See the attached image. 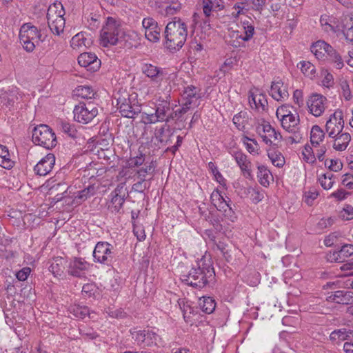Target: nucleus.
Masks as SVG:
<instances>
[{
  "mask_svg": "<svg viewBox=\"0 0 353 353\" xmlns=\"http://www.w3.org/2000/svg\"><path fill=\"white\" fill-rule=\"evenodd\" d=\"M250 199L254 203H258L264 198V191L259 188H252L249 191Z\"/></svg>",
  "mask_w": 353,
  "mask_h": 353,
  "instance_id": "obj_52",
  "label": "nucleus"
},
{
  "mask_svg": "<svg viewBox=\"0 0 353 353\" xmlns=\"http://www.w3.org/2000/svg\"><path fill=\"white\" fill-rule=\"evenodd\" d=\"M132 338L141 347L163 346L164 341L161 337L152 330H130Z\"/></svg>",
  "mask_w": 353,
  "mask_h": 353,
  "instance_id": "obj_9",
  "label": "nucleus"
},
{
  "mask_svg": "<svg viewBox=\"0 0 353 353\" xmlns=\"http://www.w3.org/2000/svg\"><path fill=\"white\" fill-rule=\"evenodd\" d=\"M89 263L82 258H74L68 265V274L74 277H81L88 269Z\"/></svg>",
  "mask_w": 353,
  "mask_h": 353,
  "instance_id": "obj_19",
  "label": "nucleus"
},
{
  "mask_svg": "<svg viewBox=\"0 0 353 353\" xmlns=\"http://www.w3.org/2000/svg\"><path fill=\"white\" fill-rule=\"evenodd\" d=\"M332 176L333 174L332 173L327 172L322 174L319 177V183L323 189L330 190L333 186L334 181L332 179Z\"/></svg>",
  "mask_w": 353,
  "mask_h": 353,
  "instance_id": "obj_47",
  "label": "nucleus"
},
{
  "mask_svg": "<svg viewBox=\"0 0 353 353\" xmlns=\"http://www.w3.org/2000/svg\"><path fill=\"white\" fill-rule=\"evenodd\" d=\"M32 141L47 150H52L57 144L54 132L46 124H40L32 130Z\"/></svg>",
  "mask_w": 353,
  "mask_h": 353,
  "instance_id": "obj_5",
  "label": "nucleus"
},
{
  "mask_svg": "<svg viewBox=\"0 0 353 353\" xmlns=\"http://www.w3.org/2000/svg\"><path fill=\"white\" fill-rule=\"evenodd\" d=\"M181 9V4L178 1H172L166 5L164 8L166 16H172L176 14Z\"/></svg>",
  "mask_w": 353,
  "mask_h": 353,
  "instance_id": "obj_46",
  "label": "nucleus"
},
{
  "mask_svg": "<svg viewBox=\"0 0 353 353\" xmlns=\"http://www.w3.org/2000/svg\"><path fill=\"white\" fill-rule=\"evenodd\" d=\"M235 161L239 166L243 175L247 178H252V163L248 156H235Z\"/></svg>",
  "mask_w": 353,
  "mask_h": 353,
  "instance_id": "obj_30",
  "label": "nucleus"
},
{
  "mask_svg": "<svg viewBox=\"0 0 353 353\" xmlns=\"http://www.w3.org/2000/svg\"><path fill=\"white\" fill-rule=\"evenodd\" d=\"M165 46L170 52L179 50L184 45L188 37V26L182 19L174 17L165 28Z\"/></svg>",
  "mask_w": 353,
  "mask_h": 353,
  "instance_id": "obj_2",
  "label": "nucleus"
},
{
  "mask_svg": "<svg viewBox=\"0 0 353 353\" xmlns=\"http://www.w3.org/2000/svg\"><path fill=\"white\" fill-rule=\"evenodd\" d=\"M243 28L245 30V35L237 36V37L241 39L244 41H248L253 37L254 28L252 25L250 24L248 21H247L246 23L243 22Z\"/></svg>",
  "mask_w": 353,
  "mask_h": 353,
  "instance_id": "obj_50",
  "label": "nucleus"
},
{
  "mask_svg": "<svg viewBox=\"0 0 353 353\" xmlns=\"http://www.w3.org/2000/svg\"><path fill=\"white\" fill-rule=\"evenodd\" d=\"M79 64L91 72L97 71L101 65V61L92 52L81 53L78 57Z\"/></svg>",
  "mask_w": 353,
  "mask_h": 353,
  "instance_id": "obj_18",
  "label": "nucleus"
},
{
  "mask_svg": "<svg viewBox=\"0 0 353 353\" xmlns=\"http://www.w3.org/2000/svg\"><path fill=\"white\" fill-rule=\"evenodd\" d=\"M321 25L325 32L336 33L341 30L339 19L333 15L323 14L320 19Z\"/></svg>",
  "mask_w": 353,
  "mask_h": 353,
  "instance_id": "obj_22",
  "label": "nucleus"
},
{
  "mask_svg": "<svg viewBox=\"0 0 353 353\" xmlns=\"http://www.w3.org/2000/svg\"><path fill=\"white\" fill-rule=\"evenodd\" d=\"M350 335L353 336V330H347L346 328H341L332 332L330 335V339L333 341L336 340L345 341Z\"/></svg>",
  "mask_w": 353,
  "mask_h": 353,
  "instance_id": "obj_42",
  "label": "nucleus"
},
{
  "mask_svg": "<svg viewBox=\"0 0 353 353\" xmlns=\"http://www.w3.org/2000/svg\"><path fill=\"white\" fill-rule=\"evenodd\" d=\"M145 38L153 43L157 42L161 38V28L157 26L154 28H150L145 31Z\"/></svg>",
  "mask_w": 353,
  "mask_h": 353,
  "instance_id": "obj_45",
  "label": "nucleus"
},
{
  "mask_svg": "<svg viewBox=\"0 0 353 353\" xmlns=\"http://www.w3.org/2000/svg\"><path fill=\"white\" fill-rule=\"evenodd\" d=\"M129 35L124 31L120 20L109 17L105 25L103 27L100 34V44L103 47L115 46L117 44L125 45Z\"/></svg>",
  "mask_w": 353,
  "mask_h": 353,
  "instance_id": "obj_3",
  "label": "nucleus"
},
{
  "mask_svg": "<svg viewBox=\"0 0 353 353\" xmlns=\"http://www.w3.org/2000/svg\"><path fill=\"white\" fill-rule=\"evenodd\" d=\"M233 123L240 131H245L248 123V115L246 112H240L235 114L232 119Z\"/></svg>",
  "mask_w": 353,
  "mask_h": 353,
  "instance_id": "obj_36",
  "label": "nucleus"
},
{
  "mask_svg": "<svg viewBox=\"0 0 353 353\" xmlns=\"http://www.w3.org/2000/svg\"><path fill=\"white\" fill-rule=\"evenodd\" d=\"M327 98L321 94H311L306 101L308 111L316 117L321 116L327 106Z\"/></svg>",
  "mask_w": 353,
  "mask_h": 353,
  "instance_id": "obj_14",
  "label": "nucleus"
},
{
  "mask_svg": "<svg viewBox=\"0 0 353 353\" xmlns=\"http://www.w3.org/2000/svg\"><path fill=\"white\" fill-rule=\"evenodd\" d=\"M55 156H44L34 167V171L40 176L48 174L53 168Z\"/></svg>",
  "mask_w": 353,
  "mask_h": 353,
  "instance_id": "obj_25",
  "label": "nucleus"
},
{
  "mask_svg": "<svg viewBox=\"0 0 353 353\" xmlns=\"http://www.w3.org/2000/svg\"><path fill=\"white\" fill-rule=\"evenodd\" d=\"M290 114H292V112L290 110L289 106L285 105H283L281 107L278 108L276 112V117L279 120H281L286 116L290 115Z\"/></svg>",
  "mask_w": 353,
  "mask_h": 353,
  "instance_id": "obj_61",
  "label": "nucleus"
},
{
  "mask_svg": "<svg viewBox=\"0 0 353 353\" xmlns=\"http://www.w3.org/2000/svg\"><path fill=\"white\" fill-rule=\"evenodd\" d=\"M297 66L300 68L302 72L306 76L312 77L315 72V67L309 61H301Z\"/></svg>",
  "mask_w": 353,
  "mask_h": 353,
  "instance_id": "obj_48",
  "label": "nucleus"
},
{
  "mask_svg": "<svg viewBox=\"0 0 353 353\" xmlns=\"http://www.w3.org/2000/svg\"><path fill=\"white\" fill-rule=\"evenodd\" d=\"M69 312L75 317L84 319L90 314V309L84 305H73L70 306Z\"/></svg>",
  "mask_w": 353,
  "mask_h": 353,
  "instance_id": "obj_41",
  "label": "nucleus"
},
{
  "mask_svg": "<svg viewBox=\"0 0 353 353\" xmlns=\"http://www.w3.org/2000/svg\"><path fill=\"white\" fill-rule=\"evenodd\" d=\"M353 256V245L345 244L343 245L338 251L334 252L330 256L331 261L343 262L347 258Z\"/></svg>",
  "mask_w": 353,
  "mask_h": 353,
  "instance_id": "obj_28",
  "label": "nucleus"
},
{
  "mask_svg": "<svg viewBox=\"0 0 353 353\" xmlns=\"http://www.w3.org/2000/svg\"><path fill=\"white\" fill-rule=\"evenodd\" d=\"M257 169V178L259 183L263 187H268L270 183L274 181L272 172L265 165H259Z\"/></svg>",
  "mask_w": 353,
  "mask_h": 353,
  "instance_id": "obj_31",
  "label": "nucleus"
},
{
  "mask_svg": "<svg viewBox=\"0 0 353 353\" xmlns=\"http://www.w3.org/2000/svg\"><path fill=\"white\" fill-rule=\"evenodd\" d=\"M340 88L344 99L347 101H350L352 99V94L348 82L346 80L341 81Z\"/></svg>",
  "mask_w": 353,
  "mask_h": 353,
  "instance_id": "obj_49",
  "label": "nucleus"
},
{
  "mask_svg": "<svg viewBox=\"0 0 353 353\" xmlns=\"http://www.w3.org/2000/svg\"><path fill=\"white\" fill-rule=\"evenodd\" d=\"M49 271L51 272L54 276H61L65 268V260L62 257H56L51 261H49Z\"/></svg>",
  "mask_w": 353,
  "mask_h": 353,
  "instance_id": "obj_32",
  "label": "nucleus"
},
{
  "mask_svg": "<svg viewBox=\"0 0 353 353\" xmlns=\"http://www.w3.org/2000/svg\"><path fill=\"white\" fill-rule=\"evenodd\" d=\"M342 31L347 42L353 43V23L350 27L342 26Z\"/></svg>",
  "mask_w": 353,
  "mask_h": 353,
  "instance_id": "obj_58",
  "label": "nucleus"
},
{
  "mask_svg": "<svg viewBox=\"0 0 353 353\" xmlns=\"http://www.w3.org/2000/svg\"><path fill=\"white\" fill-rule=\"evenodd\" d=\"M334 220L332 217L323 218L319 221L318 227L320 229L323 230V229H325L327 228L332 226L334 224Z\"/></svg>",
  "mask_w": 353,
  "mask_h": 353,
  "instance_id": "obj_64",
  "label": "nucleus"
},
{
  "mask_svg": "<svg viewBox=\"0 0 353 353\" xmlns=\"http://www.w3.org/2000/svg\"><path fill=\"white\" fill-rule=\"evenodd\" d=\"M199 305L203 312L206 314L212 313L216 307L214 299L210 296H203V299H200Z\"/></svg>",
  "mask_w": 353,
  "mask_h": 353,
  "instance_id": "obj_40",
  "label": "nucleus"
},
{
  "mask_svg": "<svg viewBox=\"0 0 353 353\" xmlns=\"http://www.w3.org/2000/svg\"><path fill=\"white\" fill-rule=\"evenodd\" d=\"M31 269L28 267H26L20 270L16 273V277L19 281H26L30 275Z\"/></svg>",
  "mask_w": 353,
  "mask_h": 353,
  "instance_id": "obj_62",
  "label": "nucleus"
},
{
  "mask_svg": "<svg viewBox=\"0 0 353 353\" xmlns=\"http://www.w3.org/2000/svg\"><path fill=\"white\" fill-rule=\"evenodd\" d=\"M96 189L93 185H89L82 190L78 191L74 196V201L77 204H80L87 200L91 196L95 194Z\"/></svg>",
  "mask_w": 353,
  "mask_h": 353,
  "instance_id": "obj_35",
  "label": "nucleus"
},
{
  "mask_svg": "<svg viewBox=\"0 0 353 353\" xmlns=\"http://www.w3.org/2000/svg\"><path fill=\"white\" fill-rule=\"evenodd\" d=\"M344 127L343 113L341 110H336L330 115L326 122L325 129L330 137L334 138L339 135Z\"/></svg>",
  "mask_w": 353,
  "mask_h": 353,
  "instance_id": "obj_15",
  "label": "nucleus"
},
{
  "mask_svg": "<svg viewBox=\"0 0 353 353\" xmlns=\"http://www.w3.org/2000/svg\"><path fill=\"white\" fill-rule=\"evenodd\" d=\"M200 97L199 89L194 85H188L183 91L181 101L186 103L188 105H196Z\"/></svg>",
  "mask_w": 353,
  "mask_h": 353,
  "instance_id": "obj_26",
  "label": "nucleus"
},
{
  "mask_svg": "<svg viewBox=\"0 0 353 353\" xmlns=\"http://www.w3.org/2000/svg\"><path fill=\"white\" fill-rule=\"evenodd\" d=\"M242 139L248 152L252 153L258 150L259 145L254 139H250L248 137H244Z\"/></svg>",
  "mask_w": 353,
  "mask_h": 353,
  "instance_id": "obj_54",
  "label": "nucleus"
},
{
  "mask_svg": "<svg viewBox=\"0 0 353 353\" xmlns=\"http://www.w3.org/2000/svg\"><path fill=\"white\" fill-rule=\"evenodd\" d=\"M350 194V192L345 191L343 188H340L332 192L330 196L335 198L337 201H343Z\"/></svg>",
  "mask_w": 353,
  "mask_h": 353,
  "instance_id": "obj_59",
  "label": "nucleus"
},
{
  "mask_svg": "<svg viewBox=\"0 0 353 353\" xmlns=\"http://www.w3.org/2000/svg\"><path fill=\"white\" fill-rule=\"evenodd\" d=\"M282 127L288 132L296 130L299 123V116L297 114H290L280 120Z\"/></svg>",
  "mask_w": 353,
  "mask_h": 353,
  "instance_id": "obj_33",
  "label": "nucleus"
},
{
  "mask_svg": "<svg viewBox=\"0 0 353 353\" xmlns=\"http://www.w3.org/2000/svg\"><path fill=\"white\" fill-rule=\"evenodd\" d=\"M341 183L349 190H353V174L346 173L342 176Z\"/></svg>",
  "mask_w": 353,
  "mask_h": 353,
  "instance_id": "obj_57",
  "label": "nucleus"
},
{
  "mask_svg": "<svg viewBox=\"0 0 353 353\" xmlns=\"http://www.w3.org/2000/svg\"><path fill=\"white\" fill-rule=\"evenodd\" d=\"M318 195L319 192L315 188H310L309 190L304 191L303 201L308 205H312Z\"/></svg>",
  "mask_w": 353,
  "mask_h": 353,
  "instance_id": "obj_44",
  "label": "nucleus"
},
{
  "mask_svg": "<svg viewBox=\"0 0 353 353\" xmlns=\"http://www.w3.org/2000/svg\"><path fill=\"white\" fill-rule=\"evenodd\" d=\"M113 248V245L108 242H98L92 254L94 262L107 265H110L114 256Z\"/></svg>",
  "mask_w": 353,
  "mask_h": 353,
  "instance_id": "obj_13",
  "label": "nucleus"
},
{
  "mask_svg": "<svg viewBox=\"0 0 353 353\" xmlns=\"http://www.w3.org/2000/svg\"><path fill=\"white\" fill-rule=\"evenodd\" d=\"M76 94L83 99H90L94 97L96 92L90 86H79L77 88Z\"/></svg>",
  "mask_w": 353,
  "mask_h": 353,
  "instance_id": "obj_43",
  "label": "nucleus"
},
{
  "mask_svg": "<svg viewBox=\"0 0 353 353\" xmlns=\"http://www.w3.org/2000/svg\"><path fill=\"white\" fill-rule=\"evenodd\" d=\"M96 286L92 283L84 284L82 288V294L87 297H92L94 295Z\"/></svg>",
  "mask_w": 353,
  "mask_h": 353,
  "instance_id": "obj_56",
  "label": "nucleus"
},
{
  "mask_svg": "<svg viewBox=\"0 0 353 353\" xmlns=\"http://www.w3.org/2000/svg\"><path fill=\"white\" fill-rule=\"evenodd\" d=\"M327 152V147L325 145H321L319 148H314L313 147H310L308 145H305L304 148V150L302 151V154H305V152L312 153L313 154H325Z\"/></svg>",
  "mask_w": 353,
  "mask_h": 353,
  "instance_id": "obj_53",
  "label": "nucleus"
},
{
  "mask_svg": "<svg viewBox=\"0 0 353 353\" xmlns=\"http://www.w3.org/2000/svg\"><path fill=\"white\" fill-rule=\"evenodd\" d=\"M125 185V182L119 183L114 190L110 193L111 199L108 203V210L112 213L123 212V206L128 196V190Z\"/></svg>",
  "mask_w": 353,
  "mask_h": 353,
  "instance_id": "obj_10",
  "label": "nucleus"
},
{
  "mask_svg": "<svg viewBox=\"0 0 353 353\" xmlns=\"http://www.w3.org/2000/svg\"><path fill=\"white\" fill-rule=\"evenodd\" d=\"M341 216L343 220L353 219V207L350 205H346L341 212Z\"/></svg>",
  "mask_w": 353,
  "mask_h": 353,
  "instance_id": "obj_60",
  "label": "nucleus"
},
{
  "mask_svg": "<svg viewBox=\"0 0 353 353\" xmlns=\"http://www.w3.org/2000/svg\"><path fill=\"white\" fill-rule=\"evenodd\" d=\"M270 94L277 101H284L289 97L288 90L281 80L272 83Z\"/></svg>",
  "mask_w": 353,
  "mask_h": 353,
  "instance_id": "obj_23",
  "label": "nucleus"
},
{
  "mask_svg": "<svg viewBox=\"0 0 353 353\" xmlns=\"http://www.w3.org/2000/svg\"><path fill=\"white\" fill-rule=\"evenodd\" d=\"M115 96L117 106L123 117L134 118L141 111V105L136 100V96L129 95L128 93L117 94Z\"/></svg>",
  "mask_w": 353,
  "mask_h": 353,
  "instance_id": "obj_6",
  "label": "nucleus"
},
{
  "mask_svg": "<svg viewBox=\"0 0 353 353\" xmlns=\"http://www.w3.org/2000/svg\"><path fill=\"white\" fill-rule=\"evenodd\" d=\"M111 146L112 144L105 139L99 141L92 140L87 143L85 152L90 154H99L105 152H110Z\"/></svg>",
  "mask_w": 353,
  "mask_h": 353,
  "instance_id": "obj_20",
  "label": "nucleus"
},
{
  "mask_svg": "<svg viewBox=\"0 0 353 353\" xmlns=\"http://www.w3.org/2000/svg\"><path fill=\"white\" fill-rule=\"evenodd\" d=\"M210 200L212 205L217 210L223 212L225 217L234 221L236 219L235 213L231 206L230 198H225L219 190H214L211 195Z\"/></svg>",
  "mask_w": 353,
  "mask_h": 353,
  "instance_id": "obj_11",
  "label": "nucleus"
},
{
  "mask_svg": "<svg viewBox=\"0 0 353 353\" xmlns=\"http://www.w3.org/2000/svg\"><path fill=\"white\" fill-rule=\"evenodd\" d=\"M57 128L68 137L72 138L76 137L77 130L74 127L68 122L61 119L58 120L57 121Z\"/></svg>",
  "mask_w": 353,
  "mask_h": 353,
  "instance_id": "obj_39",
  "label": "nucleus"
},
{
  "mask_svg": "<svg viewBox=\"0 0 353 353\" xmlns=\"http://www.w3.org/2000/svg\"><path fill=\"white\" fill-rule=\"evenodd\" d=\"M325 165L334 172L339 171L343 168L342 162L338 159H325Z\"/></svg>",
  "mask_w": 353,
  "mask_h": 353,
  "instance_id": "obj_51",
  "label": "nucleus"
},
{
  "mask_svg": "<svg viewBox=\"0 0 353 353\" xmlns=\"http://www.w3.org/2000/svg\"><path fill=\"white\" fill-rule=\"evenodd\" d=\"M327 300L338 304L352 305L353 304V292L338 290L330 294Z\"/></svg>",
  "mask_w": 353,
  "mask_h": 353,
  "instance_id": "obj_24",
  "label": "nucleus"
},
{
  "mask_svg": "<svg viewBox=\"0 0 353 353\" xmlns=\"http://www.w3.org/2000/svg\"><path fill=\"white\" fill-rule=\"evenodd\" d=\"M65 10L61 2L56 1L50 5L47 11L48 26L53 34L59 35L63 32L65 20Z\"/></svg>",
  "mask_w": 353,
  "mask_h": 353,
  "instance_id": "obj_4",
  "label": "nucleus"
},
{
  "mask_svg": "<svg viewBox=\"0 0 353 353\" xmlns=\"http://www.w3.org/2000/svg\"><path fill=\"white\" fill-rule=\"evenodd\" d=\"M10 156H0V166L3 168L10 170L15 164V158L11 159Z\"/></svg>",
  "mask_w": 353,
  "mask_h": 353,
  "instance_id": "obj_55",
  "label": "nucleus"
},
{
  "mask_svg": "<svg viewBox=\"0 0 353 353\" xmlns=\"http://www.w3.org/2000/svg\"><path fill=\"white\" fill-rule=\"evenodd\" d=\"M310 49L316 59L322 60L325 59L329 50L331 49V46L323 40H319L312 44Z\"/></svg>",
  "mask_w": 353,
  "mask_h": 353,
  "instance_id": "obj_27",
  "label": "nucleus"
},
{
  "mask_svg": "<svg viewBox=\"0 0 353 353\" xmlns=\"http://www.w3.org/2000/svg\"><path fill=\"white\" fill-rule=\"evenodd\" d=\"M215 279V272L210 259L201 258L188 272H183L181 280L188 285L203 288Z\"/></svg>",
  "mask_w": 353,
  "mask_h": 353,
  "instance_id": "obj_1",
  "label": "nucleus"
},
{
  "mask_svg": "<svg viewBox=\"0 0 353 353\" xmlns=\"http://www.w3.org/2000/svg\"><path fill=\"white\" fill-rule=\"evenodd\" d=\"M20 43L27 52H32L41 40L38 28L30 23H24L19 30Z\"/></svg>",
  "mask_w": 353,
  "mask_h": 353,
  "instance_id": "obj_7",
  "label": "nucleus"
},
{
  "mask_svg": "<svg viewBox=\"0 0 353 353\" xmlns=\"http://www.w3.org/2000/svg\"><path fill=\"white\" fill-rule=\"evenodd\" d=\"M327 57L335 68L339 70L344 66V62L342 57L335 49L333 48L332 46H331V49L329 50L327 54Z\"/></svg>",
  "mask_w": 353,
  "mask_h": 353,
  "instance_id": "obj_37",
  "label": "nucleus"
},
{
  "mask_svg": "<svg viewBox=\"0 0 353 353\" xmlns=\"http://www.w3.org/2000/svg\"><path fill=\"white\" fill-rule=\"evenodd\" d=\"M325 133L319 125H314L310 132V142L314 148H320V143L323 141Z\"/></svg>",
  "mask_w": 353,
  "mask_h": 353,
  "instance_id": "obj_34",
  "label": "nucleus"
},
{
  "mask_svg": "<svg viewBox=\"0 0 353 353\" xmlns=\"http://www.w3.org/2000/svg\"><path fill=\"white\" fill-rule=\"evenodd\" d=\"M141 70L142 72L154 83L160 84L167 75L163 69L151 63H144Z\"/></svg>",
  "mask_w": 353,
  "mask_h": 353,
  "instance_id": "obj_17",
  "label": "nucleus"
},
{
  "mask_svg": "<svg viewBox=\"0 0 353 353\" xmlns=\"http://www.w3.org/2000/svg\"><path fill=\"white\" fill-rule=\"evenodd\" d=\"M174 119L171 112L170 103L168 101H159L155 106V112L148 114L143 113L142 120L146 124L155 123L157 122H169Z\"/></svg>",
  "mask_w": 353,
  "mask_h": 353,
  "instance_id": "obj_8",
  "label": "nucleus"
},
{
  "mask_svg": "<svg viewBox=\"0 0 353 353\" xmlns=\"http://www.w3.org/2000/svg\"><path fill=\"white\" fill-rule=\"evenodd\" d=\"M350 135L348 133L341 134L335 140L333 148L339 152L345 150L350 141Z\"/></svg>",
  "mask_w": 353,
  "mask_h": 353,
  "instance_id": "obj_38",
  "label": "nucleus"
},
{
  "mask_svg": "<svg viewBox=\"0 0 353 353\" xmlns=\"http://www.w3.org/2000/svg\"><path fill=\"white\" fill-rule=\"evenodd\" d=\"M249 103L252 108H255L259 112H265L268 107V100L266 96L258 90L254 92H250Z\"/></svg>",
  "mask_w": 353,
  "mask_h": 353,
  "instance_id": "obj_21",
  "label": "nucleus"
},
{
  "mask_svg": "<svg viewBox=\"0 0 353 353\" xmlns=\"http://www.w3.org/2000/svg\"><path fill=\"white\" fill-rule=\"evenodd\" d=\"M256 131L266 144H272L281 138L280 134L277 133L268 122L263 121L262 123H259Z\"/></svg>",
  "mask_w": 353,
  "mask_h": 353,
  "instance_id": "obj_16",
  "label": "nucleus"
},
{
  "mask_svg": "<svg viewBox=\"0 0 353 353\" xmlns=\"http://www.w3.org/2000/svg\"><path fill=\"white\" fill-rule=\"evenodd\" d=\"M92 44V39L86 32H79L71 39L70 45L74 49L82 47H88Z\"/></svg>",
  "mask_w": 353,
  "mask_h": 353,
  "instance_id": "obj_29",
  "label": "nucleus"
},
{
  "mask_svg": "<svg viewBox=\"0 0 353 353\" xmlns=\"http://www.w3.org/2000/svg\"><path fill=\"white\" fill-rule=\"evenodd\" d=\"M142 25L145 31L150 28H156V27L158 26V23L154 19L148 17L143 19L142 21Z\"/></svg>",
  "mask_w": 353,
  "mask_h": 353,
  "instance_id": "obj_63",
  "label": "nucleus"
},
{
  "mask_svg": "<svg viewBox=\"0 0 353 353\" xmlns=\"http://www.w3.org/2000/svg\"><path fill=\"white\" fill-rule=\"evenodd\" d=\"M73 113L75 121L79 123H88L97 115L98 110L92 101L81 102L75 105Z\"/></svg>",
  "mask_w": 353,
  "mask_h": 353,
  "instance_id": "obj_12",
  "label": "nucleus"
}]
</instances>
